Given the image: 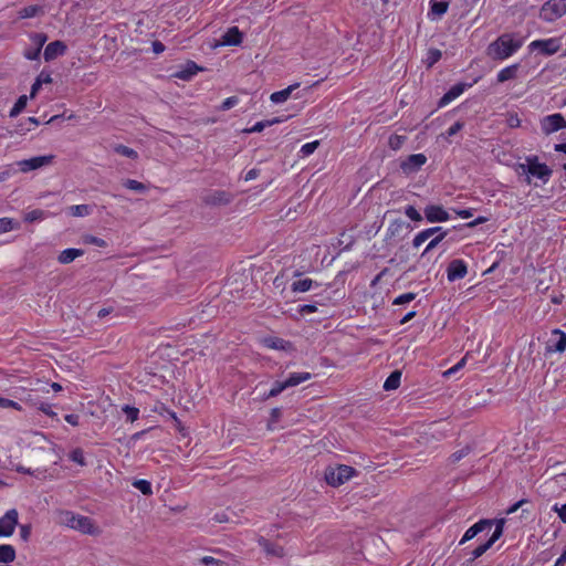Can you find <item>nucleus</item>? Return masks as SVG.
I'll return each instance as SVG.
<instances>
[{
    "mask_svg": "<svg viewBox=\"0 0 566 566\" xmlns=\"http://www.w3.org/2000/svg\"><path fill=\"white\" fill-rule=\"evenodd\" d=\"M523 45V40L513 33H504L491 42L486 55L494 61H503L513 55Z\"/></svg>",
    "mask_w": 566,
    "mask_h": 566,
    "instance_id": "f257e3e1",
    "label": "nucleus"
},
{
    "mask_svg": "<svg viewBox=\"0 0 566 566\" xmlns=\"http://www.w3.org/2000/svg\"><path fill=\"white\" fill-rule=\"evenodd\" d=\"M516 171L518 174H526L536 177L541 179L544 184H546L549 180L553 172L547 165L541 164L538 161L537 156L526 157L525 163L517 164Z\"/></svg>",
    "mask_w": 566,
    "mask_h": 566,
    "instance_id": "f03ea898",
    "label": "nucleus"
},
{
    "mask_svg": "<svg viewBox=\"0 0 566 566\" xmlns=\"http://www.w3.org/2000/svg\"><path fill=\"white\" fill-rule=\"evenodd\" d=\"M59 515L60 523L67 527L80 531L83 534L95 533L94 524L92 520L87 516L76 515L70 511H61Z\"/></svg>",
    "mask_w": 566,
    "mask_h": 566,
    "instance_id": "7ed1b4c3",
    "label": "nucleus"
},
{
    "mask_svg": "<svg viewBox=\"0 0 566 566\" xmlns=\"http://www.w3.org/2000/svg\"><path fill=\"white\" fill-rule=\"evenodd\" d=\"M356 474L357 471L353 467L339 464L337 467H327L324 472V478L328 485L337 488Z\"/></svg>",
    "mask_w": 566,
    "mask_h": 566,
    "instance_id": "20e7f679",
    "label": "nucleus"
},
{
    "mask_svg": "<svg viewBox=\"0 0 566 566\" xmlns=\"http://www.w3.org/2000/svg\"><path fill=\"white\" fill-rule=\"evenodd\" d=\"M564 14H566V8L558 0L545 2L539 12V17L547 22L555 21Z\"/></svg>",
    "mask_w": 566,
    "mask_h": 566,
    "instance_id": "39448f33",
    "label": "nucleus"
},
{
    "mask_svg": "<svg viewBox=\"0 0 566 566\" xmlns=\"http://www.w3.org/2000/svg\"><path fill=\"white\" fill-rule=\"evenodd\" d=\"M531 51H538L543 55H553L560 49V40L558 38H551L545 40H535L530 43Z\"/></svg>",
    "mask_w": 566,
    "mask_h": 566,
    "instance_id": "423d86ee",
    "label": "nucleus"
},
{
    "mask_svg": "<svg viewBox=\"0 0 566 566\" xmlns=\"http://www.w3.org/2000/svg\"><path fill=\"white\" fill-rule=\"evenodd\" d=\"M566 349V333L555 328L552 331L549 338L546 342L545 352L564 353Z\"/></svg>",
    "mask_w": 566,
    "mask_h": 566,
    "instance_id": "0eeeda50",
    "label": "nucleus"
},
{
    "mask_svg": "<svg viewBox=\"0 0 566 566\" xmlns=\"http://www.w3.org/2000/svg\"><path fill=\"white\" fill-rule=\"evenodd\" d=\"M18 518L19 513L15 509L7 511V513L0 517V537H9L14 533Z\"/></svg>",
    "mask_w": 566,
    "mask_h": 566,
    "instance_id": "6e6552de",
    "label": "nucleus"
},
{
    "mask_svg": "<svg viewBox=\"0 0 566 566\" xmlns=\"http://www.w3.org/2000/svg\"><path fill=\"white\" fill-rule=\"evenodd\" d=\"M54 155H45V156H36L30 159H23L18 163V166L21 171L28 172L31 170H36L44 166L51 165L54 160Z\"/></svg>",
    "mask_w": 566,
    "mask_h": 566,
    "instance_id": "1a4fd4ad",
    "label": "nucleus"
},
{
    "mask_svg": "<svg viewBox=\"0 0 566 566\" xmlns=\"http://www.w3.org/2000/svg\"><path fill=\"white\" fill-rule=\"evenodd\" d=\"M504 523H505L504 520L497 521L496 527H495L492 536L490 537V539L473 549V552H472L473 559L481 557L502 536Z\"/></svg>",
    "mask_w": 566,
    "mask_h": 566,
    "instance_id": "9d476101",
    "label": "nucleus"
},
{
    "mask_svg": "<svg viewBox=\"0 0 566 566\" xmlns=\"http://www.w3.org/2000/svg\"><path fill=\"white\" fill-rule=\"evenodd\" d=\"M541 126L543 133L549 135L559 130L560 128L566 127V120L560 114H553L544 117Z\"/></svg>",
    "mask_w": 566,
    "mask_h": 566,
    "instance_id": "9b49d317",
    "label": "nucleus"
},
{
    "mask_svg": "<svg viewBox=\"0 0 566 566\" xmlns=\"http://www.w3.org/2000/svg\"><path fill=\"white\" fill-rule=\"evenodd\" d=\"M468 273V266L463 260H452L447 268V276L450 282L463 279Z\"/></svg>",
    "mask_w": 566,
    "mask_h": 566,
    "instance_id": "f8f14e48",
    "label": "nucleus"
},
{
    "mask_svg": "<svg viewBox=\"0 0 566 566\" xmlns=\"http://www.w3.org/2000/svg\"><path fill=\"white\" fill-rule=\"evenodd\" d=\"M426 163L427 157L423 154H413L400 164V168L405 174H411L418 171Z\"/></svg>",
    "mask_w": 566,
    "mask_h": 566,
    "instance_id": "ddd939ff",
    "label": "nucleus"
},
{
    "mask_svg": "<svg viewBox=\"0 0 566 566\" xmlns=\"http://www.w3.org/2000/svg\"><path fill=\"white\" fill-rule=\"evenodd\" d=\"M424 218L428 222H444L450 219L449 213L443 209L442 206L430 205L424 208Z\"/></svg>",
    "mask_w": 566,
    "mask_h": 566,
    "instance_id": "4468645a",
    "label": "nucleus"
},
{
    "mask_svg": "<svg viewBox=\"0 0 566 566\" xmlns=\"http://www.w3.org/2000/svg\"><path fill=\"white\" fill-rule=\"evenodd\" d=\"M66 49L67 46L65 45V43L60 40L50 42L44 50V60L46 62L52 61L57 56L63 55L66 52Z\"/></svg>",
    "mask_w": 566,
    "mask_h": 566,
    "instance_id": "2eb2a0df",
    "label": "nucleus"
},
{
    "mask_svg": "<svg viewBox=\"0 0 566 566\" xmlns=\"http://www.w3.org/2000/svg\"><path fill=\"white\" fill-rule=\"evenodd\" d=\"M492 524H493V522L491 520L479 521L478 523H475L474 525H472L470 528L467 530L460 544H463V543L472 539L473 537H475L479 533H481L485 528L490 530L492 527Z\"/></svg>",
    "mask_w": 566,
    "mask_h": 566,
    "instance_id": "dca6fc26",
    "label": "nucleus"
},
{
    "mask_svg": "<svg viewBox=\"0 0 566 566\" xmlns=\"http://www.w3.org/2000/svg\"><path fill=\"white\" fill-rule=\"evenodd\" d=\"M243 39L242 32L238 27H232L222 35L221 44L223 45H239Z\"/></svg>",
    "mask_w": 566,
    "mask_h": 566,
    "instance_id": "f3484780",
    "label": "nucleus"
},
{
    "mask_svg": "<svg viewBox=\"0 0 566 566\" xmlns=\"http://www.w3.org/2000/svg\"><path fill=\"white\" fill-rule=\"evenodd\" d=\"M258 543L268 555L275 557L284 556V549L282 546L275 545L262 536L258 539Z\"/></svg>",
    "mask_w": 566,
    "mask_h": 566,
    "instance_id": "a211bd4d",
    "label": "nucleus"
},
{
    "mask_svg": "<svg viewBox=\"0 0 566 566\" xmlns=\"http://www.w3.org/2000/svg\"><path fill=\"white\" fill-rule=\"evenodd\" d=\"M439 231H441V227L428 228L420 231L415 235L412 240V247L418 249L422 243H424L429 238H431Z\"/></svg>",
    "mask_w": 566,
    "mask_h": 566,
    "instance_id": "6ab92c4d",
    "label": "nucleus"
},
{
    "mask_svg": "<svg viewBox=\"0 0 566 566\" xmlns=\"http://www.w3.org/2000/svg\"><path fill=\"white\" fill-rule=\"evenodd\" d=\"M298 86V83H294L282 91L272 93L270 96L271 102L275 104L285 102L291 96L292 92Z\"/></svg>",
    "mask_w": 566,
    "mask_h": 566,
    "instance_id": "aec40b11",
    "label": "nucleus"
},
{
    "mask_svg": "<svg viewBox=\"0 0 566 566\" xmlns=\"http://www.w3.org/2000/svg\"><path fill=\"white\" fill-rule=\"evenodd\" d=\"M84 254V251L81 250V249H65L63 250L59 256H57V261L61 263V264H69L71 262H73L76 258L81 256Z\"/></svg>",
    "mask_w": 566,
    "mask_h": 566,
    "instance_id": "412c9836",
    "label": "nucleus"
},
{
    "mask_svg": "<svg viewBox=\"0 0 566 566\" xmlns=\"http://www.w3.org/2000/svg\"><path fill=\"white\" fill-rule=\"evenodd\" d=\"M518 69V63L504 67L497 73V82L504 83L506 81L516 78Z\"/></svg>",
    "mask_w": 566,
    "mask_h": 566,
    "instance_id": "4be33fe9",
    "label": "nucleus"
},
{
    "mask_svg": "<svg viewBox=\"0 0 566 566\" xmlns=\"http://www.w3.org/2000/svg\"><path fill=\"white\" fill-rule=\"evenodd\" d=\"M464 91V84H455L452 86L440 99L439 106H444L458 96H460Z\"/></svg>",
    "mask_w": 566,
    "mask_h": 566,
    "instance_id": "5701e85b",
    "label": "nucleus"
},
{
    "mask_svg": "<svg viewBox=\"0 0 566 566\" xmlns=\"http://www.w3.org/2000/svg\"><path fill=\"white\" fill-rule=\"evenodd\" d=\"M313 285L318 286V283L314 282L312 279L305 277L293 282L291 290L295 293H303L310 291Z\"/></svg>",
    "mask_w": 566,
    "mask_h": 566,
    "instance_id": "b1692460",
    "label": "nucleus"
},
{
    "mask_svg": "<svg viewBox=\"0 0 566 566\" xmlns=\"http://www.w3.org/2000/svg\"><path fill=\"white\" fill-rule=\"evenodd\" d=\"M17 557L15 549L12 545L2 544L0 545V563L9 564L12 563Z\"/></svg>",
    "mask_w": 566,
    "mask_h": 566,
    "instance_id": "393cba45",
    "label": "nucleus"
},
{
    "mask_svg": "<svg viewBox=\"0 0 566 566\" xmlns=\"http://www.w3.org/2000/svg\"><path fill=\"white\" fill-rule=\"evenodd\" d=\"M201 70L195 62L189 61L185 69L176 73V77L188 81L190 80L197 72Z\"/></svg>",
    "mask_w": 566,
    "mask_h": 566,
    "instance_id": "a878e982",
    "label": "nucleus"
},
{
    "mask_svg": "<svg viewBox=\"0 0 566 566\" xmlns=\"http://www.w3.org/2000/svg\"><path fill=\"white\" fill-rule=\"evenodd\" d=\"M312 375L310 373H293L284 380V385L289 387L297 386L306 380H310Z\"/></svg>",
    "mask_w": 566,
    "mask_h": 566,
    "instance_id": "bb28decb",
    "label": "nucleus"
},
{
    "mask_svg": "<svg viewBox=\"0 0 566 566\" xmlns=\"http://www.w3.org/2000/svg\"><path fill=\"white\" fill-rule=\"evenodd\" d=\"M43 13H44V9L42 6L33 4V6H28V7L22 8L19 11V18L20 19H29V18H33L35 15L43 14Z\"/></svg>",
    "mask_w": 566,
    "mask_h": 566,
    "instance_id": "cd10ccee",
    "label": "nucleus"
},
{
    "mask_svg": "<svg viewBox=\"0 0 566 566\" xmlns=\"http://www.w3.org/2000/svg\"><path fill=\"white\" fill-rule=\"evenodd\" d=\"M400 378H401V371L400 370L392 371L388 376V378L385 380L384 389L387 390V391L397 389L399 387V385H400Z\"/></svg>",
    "mask_w": 566,
    "mask_h": 566,
    "instance_id": "c85d7f7f",
    "label": "nucleus"
},
{
    "mask_svg": "<svg viewBox=\"0 0 566 566\" xmlns=\"http://www.w3.org/2000/svg\"><path fill=\"white\" fill-rule=\"evenodd\" d=\"M205 201L208 205H228L230 202L228 195L224 191H216L208 196Z\"/></svg>",
    "mask_w": 566,
    "mask_h": 566,
    "instance_id": "c756f323",
    "label": "nucleus"
},
{
    "mask_svg": "<svg viewBox=\"0 0 566 566\" xmlns=\"http://www.w3.org/2000/svg\"><path fill=\"white\" fill-rule=\"evenodd\" d=\"M448 230H443L441 228V231L437 232L436 237H433V239L430 240V242L427 244L426 249L423 250L422 252V256H424L427 253H429L430 251H432L434 248L438 247V244L448 235Z\"/></svg>",
    "mask_w": 566,
    "mask_h": 566,
    "instance_id": "7c9ffc66",
    "label": "nucleus"
},
{
    "mask_svg": "<svg viewBox=\"0 0 566 566\" xmlns=\"http://www.w3.org/2000/svg\"><path fill=\"white\" fill-rule=\"evenodd\" d=\"M48 217V212L41 209H34L24 214V221L32 223L35 221H41Z\"/></svg>",
    "mask_w": 566,
    "mask_h": 566,
    "instance_id": "2f4dec72",
    "label": "nucleus"
},
{
    "mask_svg": "<svg viewBox=\"0 0 566 566\" xmlns=\"http://www.w3.org/2000/svg\"><path fill=\"white\" fill-rule=\"evenodd\" d=\"M114 151L118 155L125 156L127 158L137 159L138 154L133 148H129L125 145L118 144L114 146Z\"/></svg>",
    "mask_w": 566,
    "mask_h": 566,
    "instance_id": "473e14b6",
    "label": "nucleus"
},
{
    "mask_svg": "<svg viewBox=\"0 0 566 566\" xmlns=\"http://www.w3.org/2000/svg\"><path fill=\"white\" fill-rule=\"evenodd\" d=\"M449 3L446 1H431V13L441 17L448 10Z\"/></svg>",
    "mask_w": 566,
    "mask_h": 566,
    "instance_id": "72a5a7b5",
    "label": "nucleus"
},
{
    "mask_svg": "<svg viewBox=\"0 0 566 566\" xmlns=\"http://www.w3.org/2000/svg\"><path fill=\"white\" fill-rule=\"evenodd\" d=\"M28 97L27 95H21L17 102L14 103L13 107L10 111V117L18 116L27 106Z\"/></svg>",
    "mask_w": 566,
    "mask_h": 566,
    "instance_id": "f704fd0d",
    "label": "nucleus"
},
{
    "mask_svg": "<svg viewBox=\"0 0 566 566\" xmlns=\"http://www.w3.org/2000/svg\"><path fill=\"white\" fill-rule=\"evenodd\" d=\"M403 226L405 222L402 220L398 219L392 221L387 229V239H391L398 235Z\"/></svg>",
    "mask_w": 566,
    "mask_h": 566,
    "instance_id": "c9c22d12",
    "label": "nucleus"
},
{
    "mask_svg": "<svg viewBox=\"0 0 566 566\" xmlns=\"http://www.w3.org/2000/svg\"><path fill=\"white\" fill-rule=\"evenodd\" d=\"M133 486L137 490H139L144 495H151L153 489L151 484L147 480H135L133 482Z\"/></svg>",
    "mask_w": 566,
    "mask_h": 566,
    "instance_id": "e433bc0d",
    "label": "nucleus"
},
{
    "mask_svg": "<svg viewBox=\"0 0 566 566\" xmlns=\"http://www.w3.org/2000/svg\"><path fill=\"white\" fill-rule=\"evenodd\" d=\"M264 343L269 348L273 349H285L286 345H289V342L279 337L266 338Z\"/></svg>",
    "mask_w": 566,
    "mask_h": 566,
    "instance_id": "4c0bfd02",
    "label": "nucleus"
},
{
    "mask_svg": "<svg viewBox=\"0 0 566 566\" xmlns=\"http://www.w3.org/2000/svg\"><path fill=\"white\" fill-rule=\"evenodd\" d=\"M281 120L279 118H274L272 120H262V122H258L255 123L251 128L249 129H245L247 133H260L262 132L265 127L268 126H271L275 123H280Z\"/></svg>",
    "mask_w": 566,
    "mask_h": 566,
    "instance_id": "58836bf2",
    "label": "nucleus"
},
{
    "mask_svg": "<svg viewBox=\"0 0 566 566\" xmlns=\"http://www.w3.org/2000/svg\"><path fill=\"white\" fill-rule=\"evenodd\" d=\"M69 457L73 462L80 464L81 467L86 465L84 452L81 448H75L74 450H72Z\"/></svg>",
    "mask_w": 566,
    "mask_h": 566,
    "instance_id": "ea45409f",
    "label": "nucleus"
},
{
    "mask_svg": "<svg viewBox=\"0 0 566 566\" xmlns=\"http://www.w3.org/2000/svg\"><path fill=\"white\" fill-rule=\"evenodd\" d=\"M18 228H19V223L14 222L12 219H10V218H1L0 219V233H4V232L11 231L13 229H18Z\"/></svg>",
    "mask_w": 566,
    "mask_h": 566,
    "instance_id": "a19ab883",
    "label": "nucleus"
},
{
    "mask_svg": "<svg viewBox=\"0 0 566 566\" xmlns=\"http://www.w3.org/2000/svg\"><path fill=\"white\" fill-rule=\"evenodd\" d=\"M124 187H126L129 190L137 191V192H144L147 189L146 185H144L140 181L134 180V179L125 180Z\"/></svg>",
    "mask_w": 566,
    "mask_h": 566,
    "instance_id": "79ce46f5",
    "label": "nucleus"
},
{
    "mask_svg": "<svg viewBox=\"0 0 566 566\" xmlns=\"http://www.w3.org/2000/svg\"><path fill=\"white\" fill-rule=\"evenodd\" d=\"M71 210V214L74 216V217H85L87 214H90V206L87 205H76V206H72L70 208Z\"/></svg>",
    "mask_w": 566,
    "mask_h": 566,
    "instance_id": "37998d69",
    "label": "nucleus"
},
{
    "mask_svg": "<svg viewBox=\"0 0 566 566\" xmlns=\"http://www.w3.org/2000/svg\"><path fill=\"white\" fill-rule=\"evenodd\" d=\"M30 38H31V41L35 44V49H40V51L42 50V46L48 41V35L42 32L32 33Z\"/></svg>",
    "mask_w": 566,
    "mask_h": 566,
    "instance_id": "c03bdc74",
    "label": "nucleus"
},
{
    "mask_svg": "<svg viewBox=\"0 0 566 566\" xmlns=\"http://www.w3.org/2000/svg\"><path fill=\"white\" fill-rule=\"evenodd\" d=\"M123 412L126 415L127 420L130 422H134L138 419L139 410L135 407L126 405L123 407Z\"/></svg>",
    "mask_w": 566,
    "mask_h": 566,
    "instance_id": "a18cd8bd",
    "label": "nucleus"
},
{
    "mask_svg": "<svg viewBox=\"0 0 566 566\" xmlns=\"http://www.w3.org/2000/svg\"><path fill=\"white\" fill-rule=\"evenodd\" d=\"M318 145H319L318 140L307 143L302 146L300 153L303 157L310 156L317 149Z\"/></svg>",
    "mask_w": 566,
    "mask_h": 566,
    "instance_id": "49530a36",
    "label": "nucleus"
},
{
    "mask_svg": "<svg viewBox=\"0 0 566 566\" xmlns=\"http://www.w3.org/2000/svg\"><path fill=\"white\" fill-rule=\"evenodd\" d=\"M405 140H406V137H405V136H400V135H391V136L389 137V142H388V144H389V146H390V148H391V149L397 150V149H399V148L402 146V144L405 143Z\"/></svg>",
    "mask_w": 566,
    "mask_h": 566,
    "instance_id": "de8ad7c7",
    "label": "nucleus"
},
{
    "mask_svg": "<svg viewBox=\"0 0 566 566\" xmlns=\"http://www.w3.org/2000/svg\"><path fill=\"white\" fill-rule=\"evenodd\" d=\"M286 388L287 386L284 385V381H275L272 389L268 392L266 398L276 397Z\"/></svg>",
    "mask_w": 566,
    "mask_h": 566,
    "instance_id": "09e8293b",
    "label": "nucleus"
},
{
    "mask_svg": "<svg viewBox=\"0 0 566 566\" xmlns=\"http://www.w3.org/2000/svg\"><path fill=\"white\" fill-rule=\"evenodd\" d=\"M405 214L412 221H417V222H420L423 219L422 216L418 212V210L413 206H408L405 209Z\"/></svg>",
    "mask_w": 566,
    "mask_h": 566,
    "instance_id": "8fccbe9b",
    "label": "nucleus"
},
{
    "mask_svg": "<svg viewBox=\"0 0 566 566\" xmlns=\"http://www.w3.org/2000/svg\"><path fill=\"white\" fill-rule=\"evenodd\" d=\"M441 51L438 49H431L428 52L427 63L428 66H432L441 59Z\"/></svg>",
    "mask_w": 566,
    "mask_h": 566,
    "instance_id": "3c124183",
    "label": "nucleus"
},
{
    "mask_svg": "<svg viewBox=\"0 0 566 566\" xmlns=\"http://www.w3.org/2000/svg\"><path fill=\"white\" fill-rule=\"evenodd\" d=\"M83 241L87 244H94V245H97V247H101V248H104L106 247V241L101 239V238H97V237H94V235H85L83 238Z\"/></svg>",
    "mask_w": 566,
    "mask_h": 566,
    "instance_id": "603ef678",
    "label": "nucleus"
},
{
    "mask_svg": "<svg viewBox=\"0 0 566 566\" xmlns=\"http://www.w3.org/2000/svg\"><path fill=\"white\" fill-rule=\"evenodd\" d=\"M200 563L203 564V565H207V566H226L227 564L221 560V559H217L214 557H211V556H205L200 559Z\"/></svg>",
    "mask_w": 566,
    "mask_h": 566,
    "instance_id": "864d4df0",
    "label": "nucleus"
},
{
    "mask_svg": "<svg viewBox=\"0 0 566 566\" xmlns=\"http://www.w3.org/2000/svg\"><path fill=\"white\" fill-rule=\"evenodd\" d=\"M415 298H416V294L415 293H405V294L399 295L398 297H396L395 301H394V304L395 305L406 304V303H409V302L413 301Z\"/></svg>",
    "mask_w": 566,
    "mask_h": 566,
    "instance_id": "5fc2aeb1",
    "label": "nucleus"
},
{
    "mask_svg": "<svg viewBox=\"0 0 566 566\" xmlns=\"http://www.w3.org/2000/svg\"><path fill=\"white\" fill-rule=\"evenodd\" d=\"M0 408H13L21 410V406L18 402L3 397H0Z\"/></svg>",
    "mask_w": 566,
    "mask_h": 566,
    "instance_id": "6e6d98bb",
    "label": "nucleus"
},
{
    "mask_svg": "<svg viewBox=\"0 0 566 566\" xmlns=\"http://www.w3.org/2000/svg\"><path fill=\"white\" fill-rule=\"evenodd\" d=\"M239 102L238 97L237 96H231V97H228L223 101V103L221 104V109L222 111H228L230 108H232L234 105H237Z\"/></svg>",
    "mask_w": 566,
    "mask_h": 566,
    "instance_id": "4d7b16f0",
    "label": "nucleus"
},
{
    "mask_svg": "<svg viewBox=\"0 0 566 566\" xmlns=\"http://www.w3.org/2000/svg\"><path fill=\"white\" fill-rule=\"evenodd\" d=\"M30 535H31V525H30V524L21 525V526H20V537H21L24 542H28V541H29V538H30Z\"/></svg>",
    "mask_w": 566,
    "mask_h": 566,
    "instance_id": "13d9d810",
    "label": "nucleus"
},
{
    "mask_svg": "<svg viewBox=\"0 0 566 566\" xmlns=\"http://www.w3.org/2000/svg\"><path fill=\"white\" fill-rule=\"evenodd\" d=\"M465 364V359L462 358L458 364H455L453 367L449 368L443 373L444 377H450L451 375L455 374L460 368H462Z\"/></svg>",
    "mask_w": 566,
    "mask_h": 566,
    "instance_id": "bf43d9fd",
    "label": "nucleus"
},
{
    "mask_svg": "<svg viewBox=\"0 0 566 566\" xmlns=\"http://www.w3.org/2000/svg\"><path fill=\"white\" fill-rule=\"evenodd\" d=\"M527 503H528V500H526V499H522V500L517 501L516 503H514L513 505H511L507 509L506 514L515 513L518 509L523 507Z\"/></svg>",
    "mask_w": 566,
    "mask_h": 566,
    "instance_id": "052dcab7",
    "label": "nucleus"
},
{
    "mask_svg": "<svg viewBox=\"0 0 566 566\" xmlns=\"http://www.w3.org/2000/svg\"><path fill=\"white\" fill-rule=\"evenodd\" d=\"M527 503H528V500H526V499H522V500L517 501L516 503H514L513 505H511L507 509L506 514L515 513L518 509L523 507Z\"/></svg>",
    "mask_w": 566,
    "mask_h": 566,
    "instance_id": "680f3d73",
    "label": "nucleus"
},
{
    "mask_svg": "<svg viewBox=\"0 0 566 566\" xmlns=\"http://www.w3.org/2000/svg\"><path fill=\"white\" fill-rule=\"evenodd\" d=\"M553 510L558 514L562 522L566 523V504H563L562 506L555 504Z\"/></svg>",
    "mask_w": 566,
    "mask_h": 566,
    "instance_id": "e2e57ef3",
    "label": "nucleus"
},
{
    "mask_svg": "<svg viewBox=\"0 0 566 566\" xmlns=\"http://www.w3.org/2000/svg\"><path fill=\"white\" fill-rule=\"evenodd\" d=\"M40 49L27 50L24 52V57L31 61L38 60L40 57Z\"/></svg>",
    "mask_w": 566,
    "mask_h": 566,
    "instance_id": "0e129e2a",
    "label": "nucleus"
},
{
    "mask_svg": "<svg viewBox=\"0 0 566 566\" xmlns=\"http://www.w3.org/2000/svg\"><path fill=\"white\" fill-rule=\"evenodd\" d=\"M507 125L512 128L518 127L521 125V119L517 114H510L507 117Z\"/></svg>",
    "mask_w": 566,
    "mask_h": 566,
    "instance_id": "69168bd1",
    "label": "nucleus"
},
{
    "mask_svg": "<svg viewBox=\"0 0 566 566\" xmlns=\"http://www.w3.org/2000/svg\"><path fill=\"white\" fill-rule=\"evenodd\" d=\"M316 311H317V307L314 304H305V305L300 306V308H298V313L301 315L314 313Z\"/></svg>",
    "mask_w": 566,
    "mask_h": 566,
    "instance_id": "338daca9",
    "label": "nucleus"
},
{
    "mask_svg": "<svg viewBox=\"0 0 566 566\" xmlns=\"http://www.w3.org/2000/svg\"><path fill=\"white\" fill-rule=\"evenodd\" d=\"M36 80L40 81L41 84H50V83H52L51 74L49 72H45V71H42L38 75Z\"/></svg>",
    "mask_w": 566,
    "mask_h": 566,
    "instance_id": "774afa93",
    "label": "nucleus"
}]
</instances>
